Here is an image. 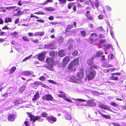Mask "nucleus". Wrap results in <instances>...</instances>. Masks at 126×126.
<instances>
[{
    "label": "nucleus",
    "mask_w": 126,
    "mask_h": 126,
    "mask_svg": "<svg viewBox=\"0 0 126 126\" xmlns=\"http://www.w3.org/2000/svg\"><path fill=\"white\" fill-rule=\"evenodd\" d=\"M44 9L47 11H54L55 10L54 9L51 7H45L44 8Z\"/></svg>",
    "instance_id": "aec40b11"
},
{
    "label": "nucleus",
    "mask_w": 126,
    "mask_h": 126,
    "mask_svg": "<svg viewBox=\"0 0 126 126\" xmlns=\"http://www.w3.org/2000/svg\"><path fill=\"white\" fill-rule=\"evenodd\" d=\"M92 69L93 68H90L87 69L86 71V74L88 80L93 79L95 74V71Z\"/></svg>",
    "instance_id": "f03ea898"
},
{
    "label": "nucleus",
    "mask_w": 126,
    "mask_h": 126,
    "mask_svg": "<svg viewBox=\"0 0 126 126\" xmlns=\"http://www.w3.org/2000/svg\"><path fill=\"white\" fill-rule=\"evenodd\" d=\"M73 26L71 25H69L67 26V29H70L73 28Z\"/></svg>",
    "instance_id": "69168bd1"
},
{
    "label": "nucleus",
    "mask_w": 126,
    "mask_h": 126,
    "mask_svg": "<svg viewBox=\"0 0 126 126\" xmlns=\"http://www.w3.org/2000/svg\"><path fill=\"white\" fill-rule=\"evenodd\" d=\"M76 66L73 63H71L68 67V69L70 70H72L73 71H75L76 69L75 67Z\"/></svg>",
    "instance_id": "9b49d317"
},
{
    "label": "nucleus",
    "mask_w": 126,
    "mask_h": 126,
    "mask_svg": "<svg viewBox=\"0 0 126 126\" xmlns=\"http://www.w3.org/2000/svg\"><path fill=\"white\" fill-rule=\"evenodd\" d=\"M92 6L94 8H98L99 7V2L97 0H95V2L92 3Z\"/></svg>",
    "instance_id": "9d476101"
},
{
    "label": "nucleus",
    "mask_w": 126,
    "mask_h": 126,
    "mask_svg": "<svg viewBox=\"0 0 126 126\" xmlns=\"http://www.w3.org/2000/svg\"><path fill=\"white\" fill-rule=\"evenodd\" d=\"M92 93L94 95H99L100 94V93L99 92L94 91H91Z\"/></svg>",
    "instance_id": "4c0bfd02"
},
{
    "label": "nucleus",
    "mask_w": 126,
    "mask_h": 126,
    "mask_svg": "<svg viewBox=\"0 0 126 126\" xmlns=\"http://www.w3.org/2000/svg\"><path fill=\"white\" fill-rule=\"evenodd\" d=\"M99 107L102 109L105 110H108L109 107L106 105L103 104L101 103L98 105Z\"/></svg>",
    "instance_id": "ddd939ff"
},
{
    "label": "nucleus",
    "mask_w": 126,
    "mask_h": 126,
    "mask_svg": "<svg viewBox=\"0 0 126 126\" xmlns=\"http://www.w3.org/2000/svg\"><path fill=\"white\" fill-rule=\"evenodd\" d=\"M16 89L17 88L16 87L15 88L11 87L8 90L11 93H12L16 91Z\"/></svg>",
    "instance_id": "bb28decb"
},
{
    "label": "nucleus",
    "mask_w": 126,
    "mask_h": 126,
    "mask_svg": "<svg viewBox=\"0 0 126 126\" xmlns=\"http://www.w3.org/2000/svg\"><path fill=\"white\" fill-rule=\"evenodd\" d=\"M22 39L24 41H29V40L28 39L27 37L26 36L23 37Z\"/></svg>",
    "instance_id": "49530a36"
},
{
    "label": "nucleus",
    "mask_w": 126,
    "mask_h": 126,
    "mask_svg": "<svg viewBox=\"0 0 126 126\" xmlns=\"http://www.w3.org/2000/svg\"><path fill=\"white\" fill-rule=\"evenodd\" d=\"M104 16L103 15H100L98 16L99 19H101L104 18Z\"/></svg>",
    "instance_id": "a18cd8bd"
},
{
    "label": "nucleus",
    "mask_w": 126,
    "mask_h": 126,
    "mask_svg": "<svg viewBox=\"0 0 126 126\" xmlns=\"http://www.w3.org/2000/svg\"><path fill=\"white\" fill-rule=\"evenodd\" d=\"M64 99L65 100L68 102H70L71 103L72 102V101L71 100L69 99L68 98L64 97Z\"/></svg>",
    "instance_id": "09e8293b"
},
{
    "label": "nucleus",
    "mask_w": 126,
    "mask_h": 126,
    "mask_svg": "<svg viewBox=\"0 0 126 126\" xmlns=\"http://www.w3.org/2000/svg\"><path fill=\"white\" fill-rule=\"evenodd\" d=\"M15 105H17L20 103V101L19 100H17L14 102Z\"/></svg>",
    "instance_id": "5fc2aeb1"
},
{
    "label": "nucleus",
    "mask_w": 126,
    "mask_h": 126,
    "mask_svg": "<svg viewBox=\"0 0 126 126\" xmlns=\"http://www.w3.org/2000/svg\"><path fill=\"white\" fill-rule=\"evenodd\" d=\"M44 32H37L35 33V34L34 36H42L44 35Z\"/></svg>",
    "instance_id": "4be33fe9"
},
{
    "label": "nucleus",
    "mask_w": 126,
    "mask_h": 126,
    "mask_svg": "<svg viewBox=\"0 0 126 126\" xmlns=\"http://www.w3.org/2000/svg\"><path fill=\"white\" fill-rule=\"evenodd\" d=\"M57 96L59 97L64 98V97H65L66 95L65 94H58Z\"/></svg>",
    "instance_id": "72a5a7b5"
},
{
    "label": "nucleus",
    "mask_w": 126,
    "mask_h": 126,
    "mask_svg": "<svg viewBox=\"0 0 126 126\" xmlns=\"http://www.w3.org/2000/svg\"><path fill=\"white\" fill-rule=\"evenodd\" d=\"M49 54L50 56L53 57L55 56V54L54 51H52L49 52Z\"/></svg>",
    "instance_id": "e433bc0d"
},
{
    "label": "nucleus",
    "mask_w": 126,
    "mask_h": 126,
    "mask_svg": "<svg viewBox=\"0 0 126 126\" xmlns=\"http://www.w3.org/2000/svg\"><path fill=\"white\" fill-rule=\"evenodd\" d=\"M16 8V6H10L9 7H5V8L8 10H13L17 11V9H16L15 10Z\"/></svg>",
    "instance_id": "a211bd4d"
},
{
    "label": "nucleus",
    "mask_w": 126,
    "mask_h": 126,
    "mask_svg": "<svg viewBox=\"0 0 126 126\" xmlns=\"http://www.w3.org/2000/svg\"><path fill=\"white\" fill-rule=\"evenodd\" d=\"M72 48V45L70 44L68 47V49L70 50H71V49Z\"/></svg>",
    "instance_id": "680f3d73"
},
{
    "label": "nucleus",
    "mask_w": 126,
    "mask_h": 126,
    "mask_svg": "<svg viewBox=\"0 0 126 126\" xmlns=\"http://www.w3.org/2000/svg\"><path fill=\"white\" fill-rule=\"evenodd\" d=\"M58 54L61 57H63L65 55V53L64 51L63 50L60 51L59 52Z\"/></svg>",
    "instance_id": "412c9836"
},
{
    "label": "nucleus",
    "mask_w": 126,
    "mask_h": 126,
    "mask_svg": "<svg viewBox=\"0 0 126 126\" xmlns=\"http://www.w3.org/2000/svg\"><path fill=\"white\" fill-rule=\"evenodd\" d=\"M98 112L103 117L107 119H109L110 118V117L109 116L107 115H104L101 113L99 111Z\"/></svg>",
    "instance_id": "a878e982"
},
{
    "label": "nucleus",
    "mask_w": 126,
    "mask_h": 126,
    "mask_svg": "<svg viewBox=\"0 0 126 126\" xmlns=\"http://www.w3.org/2000/svg\"><path fill=\"white\" fill-rule=\"evenodd\" d=\"M93 57L88 58L87 59V63L90 68L95 69H97L98 68V66L97 65H96L93 64Z\"/></svg>",
    "instance_id": "7ed1b4c3"
},
{
    "label": "nucleus",
    "mask_w": 126,
    "mask_h": 126,
    "mask_svg": "<svg viewBox=\"0 0 126 126\" xmlns=\"http://www.w3.org/2000/svg\"><path fill=\"white\" fill-rule=\"evenodd\" d=\"M82 35L83 37H85L86 35V32L84 31H82L81 32Z\"/></svg>",
    "instance_id": "de8ad7c7"
},
{
    "label": "nucleus",
    "mask_w": 126,
    "mask_h": 126,
    "mask_svg": "<svg viewBox=\"0 0 126 126\" xmlns=\"http://www.w3.org/2000/svg\"><path fill=\"white\" fill-rule=\"evenodd\" d=\"M52 46H53V44L52 43H50V44H48V45H45V48H48V49H52Z\"/></svg>",
    "instance_id": "5701e85b"
},
{
    "label": "nucleus",
    "mask_w": 126,
    "mask_h": 126,
    "mask_svg": "<svg viewBox=\"0 0 126 126\" xmlns=\"http://www.w3.org/2000/svg\"><path fill=\"white\" fill-rule=\"evenodd\" d=\"M5 19V23H8L9 22H11L12 21V19L10 18L6 17Z\"/></svg>",
    "instance_id": "c756f323"
},
{
    "label": "nucleus",
    "mask_w": 126,
    "mask_h": 126,
    "mask_svg": "<svg viewBox=\"0 0 126 126\" xmlns=\"http://www.w3.org/2000/svg\"><path fill=\"white\" fill-rule=\"evenodd\" d=\"M106 7L108 12H110L111 11V8L109 6H106Z\"/></svg>",
    "instance_id": "c9c22d12"
},
{
    "label": "nucleus",
    "mask_w": 126,
    "mask_h": 126,
    "mask_svg": "<svg viewBox=\"0 0 126 126\" xmlns=\"http://www.w3.org/2000/svg\"><path fill=\"white\" fill-rule=\"evenodd\" d=\"M105 48H105L107 49H109L111 48H112V46L111 45H104Z\"/></svg>",
    "instance_id": "2f4dec72"
},
{
    "label": "nucleus",
    "mask_w": 126,
    "mask_h": 126,
    "mask_svg": "<svg viewBox=\"0 0 126 126\" xmlns=\"http://www.w3.org/2000/svg\"><path fill=\"white\" fill-rule=\"evenodd\" d=\"M103 51L100 50L96 54V55L98 57L100 55H102L103 54Z\"/></svg>",
    "instance_id": "473e14b6"
},
{
    "label": "nucleus",
    "mask_w": 126,
    "mask_h": 126,
    "mask_svg": "<svg viewBox=\"0 0 126 126\" xmlns=\"http://www.w3.org/2000/svg\"><path fill=\"white\" fill-rule=\"evenodd\" d=\"M39 79L42 81H44L46 79V78L44 76H42L39 78Z\"/></svg>",
    "instance_id": "8fccbe9b"
},
{
    "label": "nucleus",
    "mask_w": 126,
    "mask_h": 126,
    "mask_svg": "<svg viewBox=\"0 0 126 126\" xmlns=\"http://www.w3.org/2000/svg\"><path fill=\"white\" fill-rule=\"evenodd\" d=\"M84 76L83 71L78 73L76 77L71 76L68 77L67 79L69 81L74 83H76L77 81L81 79Z\"/></svg>",
    "instance_id": "f257e3e1"
},
{
    "label": "nucleus",
    "mask_w": 126,
    "mask_h": 126,
    "mask_svg": "<svg viewBox=\"0 0 126 126\" xmlns=\"http://www.w3.org/2000/svg\"><path fill=\"white\" fill-rule=\"evenodd\" d=\"M78 52L77 51H74L72 53V55L74 56H76L78 54Z\"/></svg>",
    "instance_id": "603ef678"
},
{
    "label": "nucleus",
    "mask_w": 126,
    "mask_h": 126,
    "mask_svg": "<svg viewBox=\"0 0 126 126\" xmlns=\"http://www.w3.org/2000/svg\"><path fill=\"white\" fill-rule=\"evenodd\" d=\"M85 2L88 4H92V3L90 0H86Z\"/></svg>",
    "instance_id": "a19ab883"
},
{
    "label": "nucleus",
    "mask_w": 126,
    "mask_h": 126,
    "mask_svg": "<svg viewBox=\"0 0 126 126\" xmlns=\"http://www.w3.org/2000/svg\"><path fill=\"white\" fill-rule=\"evenodd\" d=\"M41 82L36 81L34 83V84L35 85H41L42 84Z\"/></svg>",
    "instance_id": "ea45409f"
},
{
    "label": "nucleus",
    "mask_w": 126,
    "mask_h": 126,
    "mask_svg": "<svg viewBox=\"0 0 126 126\" xmlns=\"http://www.w3.org/2000/svg\"><path fill=\"white\" fill-rule=\"evenodd\" d=\"M32 72L29 71H25L23 72V74L25 76H28L31 75L32 74Z\"/></svg>",
    "instance_id": "f3484780"
},
{
    "label": "nucleus",
    "mask_w": 126,
    "mask_h": 126,
    "mask_svg": "<svg viewBox=\"0 0 126 126\" xmlns=\"http://www.w3.org/2000/svg\"><path fill=\"white\" fill-rule=\"evenodd\" d=\"M35 14H38V15H45V14L43 12H36L34 13Z\"/></svg>",
    "instance_id": "13d9d810"
},
{
    "label": "nucleus",
    "mask_w": 126,
    "mask_h": 126,
    "mask_svg": "<svg viewBox=\"0 0 126 126\" xmlns=\"http://www.w3.org/2000/svg\"><path fill=\"white\" fill-rule=\"evenodd\" d=\"M21 11H19L17 12V13H18V14H16V15H15V16H16V15H21L23 13V12H22L21 13Z\"/></svg>",
    "instance_id": "052dcab7"
},
{
    "label": "nucleus",
    "mask_w": 126,
    "mask_h": 126,
    "mask_svg": "<svg viewBox=\"0 0 126 126\" xmlns=\"http://www.w3.org/2000/svg\"><path fill=\"white\" fill-rule=\"evenodd\" d=\"M90 11H86V16L89 19L91 20L92 19V18L91 15L90 14Z\"/></svg>",
    "instance_id": "2eb2a0df"
},
{
    "label": "nucleus",
    "mask_w": 126,
    "mask_h": 126,
    "mask_svg": "<svg viewBox=\"0 0 126 126\" xmlns=\"http://www.w3.org/2000/svg\"><path fill=\"white\" fill-rule=\"evenodd\" d=\"M74 4L73 3H69L68 5V8L70 9L71 7L73 6Z\"/></svg>",
    "instance_id": "c03bdc74"
},
{
    "label": "nucleus",
    "mask_w": 126,
    "mask_h": 126,
    "mask_svg": "<svg viewBox=\"0 0 126 126\" xmlns=\"http://www.w3.org/2000/svg\"><path fill=\"white\" fill-rule=\"evenodd\" d=\"M26 87L25 86H23L21 87L19 90V91L20 92H23L24 90Z\"/></svg>",
    "instance_id": "c85d7f7f"
},
{
    "label": "nucleus",
    "mask_w": 126,
    "mask_h": 126,
    "mask_svg": "<svg viewBox=\"0 0 126 126\" xmlns=\"http://www.w3.org/2000/svg\"><path fill=\"white\" fill-rule=\"evenodd\" d=\"M97 34L95 33H93L90 36L89 39L90 40V42L93 45L94 44V42H96L97 39Z\"/></svg>",
    "instance_id": "20e7f679"
},
{
    "label": "nucleus",
    "mask_w": 126,
    "mask_h": 126,
    "mask_svg": "<svg viewBox=\"0 0 126 126\" xmlns=\"http://www.w3.org/2000/svg\"><path fill=\"white\" fill-rule=\"evenodd\" d=\"M39 98V93L38 92H37L34 95V97L32 98V100L33 101H35Z\"/></svg>",
    "instance_id": "dca6fc26"
},
{
    "label": "nucleus",
    "mask_w": 126,
    "mask_h": 126,
    "mask_svg": "<svg viewBox=\"0 0 126 126\" xmlns=\"http://www.w3.org/2000/svg\"><path fill=\"white\" fill-rule=\"evenodd\" d=\"M47 114L46 112H43L41 114V115L43 117H46L47 116Z\"/></svg>",
    "instance_id": "37998d69"
},
{
    "label": "nucleus",
    "mask_w": 126,
    "mask_h": 126,
    "mask_svg": "<svg viewBox=\"0 0 126 126\" xmlns=\"http://www.w3.org/2000/svg\"><path fill=\"white\" fill-rule=\"evenodd\" d=\"M65 119L66 120H70L72 118V116L70 114H66L64 116Z\"/></svg>",
    "instance_id": "b1692460"
},
{
    "label": "nucleus",
    "mask_w": 126,
    "mask_h": 126,
    "mask_svg": "<svg viewBox=\"0 0 126 126\" xmlns=\"http://www.w3.org/2000/svg\"><path fill=\"white\" fill-rule=\"evenodd\" d=\"M120 75V73H113L111 74V75Z\"/></svg>",
    "instance_id": "4d7b16f0"
},
{
    "label": "nucleus",
    "mask_w": 126,
    "mask_h": 126,
    "mask_svg": "<svg viewBox=\"0 0 126 126\" xmlns=\"http://www.w3.org/2000/svg\"><path fill=\"white\" fill-rule=\"evenodd\" d=\"M47 119L49 122L51 124L56 122L57 120V118L52 116L48 117Z\"/></svg>",
    "instance_id": "423d86ee"
},
{
    "label": "nucleus",
    "mask_w": 126,
    "mask_h": 126,
    "mask_svg": "<svg viewBox=\"0 0 126 126\" xmlns=\"http://www.w3.org/2000/svg\"><path fill=\"white\" fill-rule=\"evenodd\" d=\"M113 125L114 126H121V125L119 123H113Z\"/></svg>",
    "instance_id": "338daca9"
},
{
    "label": "nucleus",
    "mask_w": 126,
    "mask_h": 126,
    "mask_svg": "<svg viewBox=\"0 0 126 126\" xmlns=\"http://www.w3.org/2000/svg\"><path fill=\"white\" fill-rule=\"evenodd\" d=\"M97 30L98 31H101L103 30V28L102 27H100L99 28H98L97 29Z\"/></svg>",
    "instance_id": "0e129e2a"
},
{
    "label": "nucleus",
    "mask_w": 126,
    "mask_h": 126,
    "mask_svg": "<svg viewBox=\"0 0 126 126\" xmlns=\"http://www.w3.org/2000/svg\"><path fill=\"white\" fill-rule=\"evenodd\" d=\"M111 105H112V106L115 107H116L117 105V104L114 102H111Z\"/></svg>",
    "instance_id": "e2e57ef3"
},
{
    "label": "nucleus",
    "mask_w": 126,
    "mask_h": 126,
    "mask_svg": "<svg viewBox=\"0 0 126 126\" xmlns=\"http://www.w3.org/2000/svg\"><path fill=\"white\" fill-rule=\"evenodd\" d=\"M79 62V59L78 58H76L73 61V63L75 64L76 66L77 65Z\"/></svg>",
    "instance_id": "6ab92c4d"
},
{
    "label": "nucleus",
    "mask_w": 126,
    "mask_h": 126,
    "mask_svg": "<svg viewBox=\"0 0 126 126\" xmlns=\"http://www.w3.org/2000/svg\"><path fill=\"white\" fill-rule=\"evenodd\" d=\"M47 62L49 64L53 65L54 62L53 59L50 58H47L46 59Z\"/></svg>",
    "instance_id": "f8f14e48"
},
{
    "label": "nucleus",
    "mask_w": 126,
    "mask_h": 126,
    "mask_svg": "<svg viewBox=\"0 0 126 126\" xmlns=\"http://www.w3.org/2000/svg\"><path fill=\"white\" fill-rule=\"evenodd\" d=\"M16 117V115L15 114H11L9 115L8 117V120L10 121H13Z\"/></svg>",
    "instance_id": "1a4fd4ad"
},
{
    "label": "nucleus",
    "mask_w": 126,
    "mask_h": 126,
    "mask_svg": "<svg viewBox=\"0 0 126 126\" xmlns=\"http://www.w3.org/2000/svg\"><path fill=\"white\" fill-rule=\"evenodd\" d=\"M19 18H17V19H16L15 20V24H17L18 23V22L19 21Z\"/></svg>",
    "instance_id": "774afa93"
},
{
    "label": "nucleus",
    "mask_w": 126,
    "mask_h": 126,
    "mask_svg": "<svg viewBox=\"0 0 126 126\" xmlns=\"http://www.w3.org/2000/svg\"><path fill=\"white\" fill-rule=\"evenodd\" d=\"M59 1L61 4L65 3L67 1L66 0H59Z\"/></svg>",
    "instance_id": "79ce46f5"
},
{
    "label": "nucleus",
    "mask_w": 126,
    "mask_h": 126,
    "mask_svg": "<svg viewBox=\"0 0 126 126\" xmlns=\"http://www.w3.org/2000/svg\"><path fill=\"white\" fill-rule=\"evenodd\" d=\"M118 78L117 77H115L114 76H111L110 77V79L115 80H118Z\"/></svg>",
    "instance_id": "7c9ffc66"
},
{
    "label": "nucleus",
    "mask_w": 126,
    "mask_h": 126,
    "mask_svg": "<svg viewBox=\"0 0 126 126\" xmlns=\"http://www.w3.org/2000/svg\"><path fill=\"white\" fill-rule=\"evenodd\" d=\"M110 34L112 38H115V37L114 35H113V31L112 30H110Z\"/></svg>",
    "instance_id": "3c124183"
},
{
    "label": "nucleus",
    "mask_w": 126,
    "mask_h": 126,
    "mask_svg": "<svg viewBox=\"0 0 126 126\" xmlns=\"http://www.w3.org/2000/svg\"><path fill=\"white\" fill-rule=\"evenodd\" d=\"M48 81L49 82L51 83L52 84H56V82L53 80H48Z\"/></svg>",
    "instance_id": "6e6d98bb"
},
{
    "label": "nucleus",
    "mask_w": 126,
    "mask_h": 126,
    "mask_svg": "<svg viewBox=\"0 0 126 126\" xmlns=\"http://www.w3.org/2000/svg\"><path fill=\"white\" fill-rule=\"evenodd\" d=\"M73 99H74V100L75 101H78L82 102H86V100H85L82 99H75L73 98H72Z\"/></svg>",
    "instance_id": "58836bf2"
},
{
    "label": "nucleus",
    "mask_w": 126,
    "mask_h": 126,
    "mask_svg": "<svg viewBox=\"0 0 126 126\" xmlns=\"http://www.w3.org/2000/svg\"><path fill=\"white\" fill-rule=\"evenodd\" d=\"M63 41V38L62 37H60L59 38V42L60 43H61Z\"/></svg>",
    "instance_id": "864d4df0"
},
{
    "label": "nucleus",
    "mask_w": 126,
    "mask_h": 126,
    "mask_svg": "<svg viewBox=\"0 0 126 126\" xmlns=\"http://www.w3.org/2000/svg\"><path fill=\"white\" fill-rule=\"evenodd\" d=\"M88 104L89 105L91 106H94L95 105V103L93 100H91L88 101Z\"/></svg>",
    "instance_id": "393cba45"
},
{
    "label": "nucleus",
    "mask_w": 126,
    "mask_h": 126,
    "mask_svg": "<svg viewBox=\"0 0 126 126\" xmlns=\"http://www.w3.org/2000/svg\"><path fill=\"white\" fill-rule=\"evenodd\" d=\"M38 59L40 61H43L44 59V55L43 54H40L38 57Z\"/></svg>",
    "instance_id": "4468645a"
},
{
    "label": "nucleus",
    "mask_w": 126,
    "mask_h": 126,
    "mask_svg": "<svg viewBox=\"0 0 126 126\" xmlns=\"http://www.w3.org/2000/svg\"><path fill=\"white\" fill-rule=\"evenodd\" d=\"M42 98L44 101L45 100H52L53 99L52 95L49 94L45 95Z\"/></svg>",
    "instance_id": "0eeeda50"
},
{
    "label": "nucleus",
    "mask_w": 126,
    "mask_h": 126,
    "mask_svg": "<svg viewBox=\"0 0 126 126\" xmlns=\"http://www.w3.org/2000/svg\"><path fill=\"white\" fill-rule=\"evenodd\" d=\"M28 115L31 120L33 121V122H34L36 120H38L40 118V117L39 116L34 117V116L32 115L30 113H29Z\"/></svg>",
    "instance_id": "39448f33"
},
{
    "label": "nucleus",
    "mask_w": 126,
    "mask_h": 126,
    "mask_svg": "<svg viewBox=\"0 0 126 126\" xmlns=\"http://www.w3.org/2000/svg\"><path fill=\"white\" fill-rule=\"evenodd\" d=\"M18 32H13L12 34V36L14 37H15L16 35L17 34Z\"/></svg>",
    "instance_id": "bf43d9fd"
},
{
    "label": "nucleus",
    "mask_w": 126,
    "mask_h": 126,
    "mask_svg": "<svg viewBox=\"0 0 126 126\" xmlns=\"http://www.w3.org/2000/svg\"><path fill=\"white\" fill-rule=\"evenodd\" d=\"M53 65L50 64V65H49L47 66V68L50 70L53 71L54 69L53 66Z\"/></svg>",
    "instance_id": "f704fd0d"
},
{
    "label": "nucleus",
    "mask_w": 126,
    "mask_h": 126,
    "mask_svg": "<svg viewBox=\"0 0 126 126\" xmlns=\"http://www.w3.org/2000/svg\"><path fill=\"white\" fill-rule=\"evenodd\" d=\"M69 60L70 58L69 57H66L63 60L62 64L64 66H65L69 61Z\"/></svg>",
    "instance_id": "6e6552de"
},
{
    "label": "nucleus",
    "mask_w": 126,
    "mask_h": 126,
    "mask_svg": "<svg viewBox=\"0 0 126 126\" xmlns=\"http://www.w3.org/2000/svg\"><path fill=\"white\" fill-rule=\"evenodd\" d=\"M16 69V67H13L11 68L10 70V73H13Z\"/></svg>",
    "instance_id": "cd10ccee"
}]
</instances>
